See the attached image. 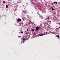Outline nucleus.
Returning <instances> with one entry per match:
<instances>
[{
  "mask_svg": "<svg viewBox=\"0 0 60 60\" xmlns=\"http://www.w3.org/2000/svg\"><path fill=\"white\" fill-rule=\"evenodd\" d=\"M40 27H39L38 26H37V27L36 28V31H37L38 32V31L39 29H40Z\"/></svg>",
  "mask_w": 60,
  "mask_h": 60,
  "instance_id": "f257e3e1",
  "label": "nucleus"
},
{
  "mask_svg": "<svg viewBox=\"0 0 60 60\" xmlns=\"http://www.w3.org/2000/svg\"><path fill=\"white\" fill-rule=\"evenodd\" d=\"M22 13L23 14V13H24V14H26V11H23L22 12Z\"/></svg>",
  "mask_w": 60,
  "mask_h": 60,
  "instance_id": "f03ea898",
  "label": "nucleus"
},
{
  "mask_svg": "<svg viewBox=\"0 0 60 60\" xmlns=\"http://www.w3.org/2000/svg\"><path fill=\"white\" fill-rule=\"evenodd\" d=\"M38 16L39 17H41V18L42 19H43V17L42 16H41L40 15V14H38Z\"/></svg>",
  "mask_w": 60,
  "mask_h": 60,
  "instance_id": "7ed1b4c3",
  "label": "nucleus"
},
{
  "mask_svg": "<svg viewBox=\"0 0 60 60\" xmlns=\"http://www.w3.org/2000/svg\"><path fill=\"white\" fill-rule=\"evenodd\" d=\"M17 21H21V20L20 19H18Z\"/></svg>",
  "mask_w": 60,
  "mask_h": 60,
  "instance_id": "20e7f679",
  "label": "nucleus"
},
{
  "mask_svg": "<svg viewBox=\"0 0 60 60\" xmlns=\"http://www.w3.org/2000/svg\"><path fill=\"white\" fill-rule=\"evenodd\" d=\"M39 36H43V34H42L41 35V34H39Z\"/></svg>",
  "mask_w": 60,
  "mask_h": 60,
  "instance_id": "39448f33",
  "label": "nucleus"
},
{
  "mask_svg": "<svg viewBox=\"0 0 60 60\" xmlns=\"http://www.w3.org/2000/svg\"><path fill=\"white\" fill-rule=\"evenodd\" d=\"M53 3H54L55 4H57V2H56L55 1H54Z\"/></svg>",
  "mask_w": 60,
  "mask_h": 60,
  "instance_id": "423d86ee",
  "label": "nucleus"
},
{
  "mask_svg": "<svg viewBox=\"0 0 60 60\" xmlns=\"http://www.w3.org/2000/svg\"><path fill=\"white\" fill-rule=\"evenodd\" d=\"M51 9L52 10H55V9H54L53 8H51Z\"/></svg>",
  "mask_w": 60,
  "mask_h": 60,
  "instance_id": "0eeeda50",
  "label": "nucleus"
},
{
  "mask_svg": "<svg viewBox=\"0 0 60 60\" xmlns=\"http://www.w3.org/2000/svg\"><path fill=\"white\" fill-rule=\"evenodd\" d=\"M5 1H3V4H4V3H5Z\"/></svg>",
  "mask_w": 60,
  "mask_h": 60,
  "instance_id": "6e6552de",
  "label": "nucleus"
},
{
  "mask_svg": "<svg viewBox=\"0 0 60 60\" xmlns=\"http://www.w3.org/2000/svg\"><path fill=\"white\" fill-rule=\"evenodd\" d=\"M6 8H8V5H6Z\"/></svg>",
  "mask_w": 60,
  "mask_h": 60,
  "instance_id": "1a4fd4ad",
  "label": "nucleus"
},
{
  "mask_svg": "<svg viewBox=\"0 0 60 60\" xmlns=\"http://www.w3.org/2000/svg\"><path fill=\"white\" fill-rule=\"evenodd\" d=\"M57 37H58V38H59V35H58Z\"/></svg>",
  "mask_w": 60,
  "mask_h": 60,
  "instance_id": "9d476101",
  "label": "nucleus"
},
{
  "mask_svg": "<svg viewBox=\"0 0 60 60\" xmlns=\"http://www.w3.org/2000/svg\"><path fill=\"white\" fill-rule=\"evenodd\" d=\"M31 31H32V32H33V31H34V30H32Z\"/></svg>",
  "mask_w": 60,
  "mask_h": 60,
  "instance_id": "9b49d317",
  "label": "nucleus"
},
{
  "mask_svg": "<svg viewBox=\"0 0 60 60\" xmlns=\"http://www.w3.org/2000/svg\"><path fill=\"white\" fill-rule=\"evenodd\" d=\"M47 19H49V17H48V18H47Z\"/></svg>",
  "mask_w": 60,
  "mask_h": 60,
  "instance_id": "f8f14e48",
  "label": "nucleus"
},
{
  "mask_svg": "<svg viewBox=\"0 0 60 60\" xmlns=\"http://www.w3.org/2000/svg\"><path fill=\"white\" fill-rule=\"evenodd\" d=\"M21 33H22V34H23V31H21Z\"/></svg>",
  "mask_w": 60,
  "mask_h": 60,
  "instance_id": "ddd939ff",
  "label": "nucleus"
},
{
  "mask_svg": "<svg viewBox=\"0 0 60 60\" xmlns=\"http://www.w3.org/2000/svg\"><path fill=\"white\" fill-rule=\"evenodd\" d=\"M23 41H25V39L24 38H23Z\"/></svg>",
  "mask_w": 60,
  "mask_h": 60,
  "instance_id": "4468645a",
  "label": "nucleus"
},
{
  "mask_svg": "<svg viewBox=\"0 0 60 60\" xmlns=\"http://www.w3.org/2000/svg\"><path fill=\"white\" fill-rule=\"evenodd\" d=\"M26 31H28V29H27V30H26Z\"/></svg>",
  "mask_w": 60,
  "mask_h": 60,
  "instance_id": "2eb2a0df",
  "label": "nucleus"
},
{
  "mask_svg": "<svg viewBox=\"0 0 60 60\" xmlns=\"http://www.w3.org/2000/svg\"><path fill=\"white\" fill-rule=\"evenodd\" d=\"M47 3H46V4H45V5H47Z\"/></svg>",
  "mask_w": 60,
  "mask_h": 60,
  "instance_id": "dca6fc26",
  "label": "nucleus"
},
{
  "mask_svg": "<svg viewBox=\"0 0 60 60\" xmlns=\"http://www.w3.org/2000/svg\"><path fill=\"white\" fill-rule=\"evenodd\" d=\"M34 34H35V35H36V34H35V33H34Z\"/></svg>",
  "mask_w": 60,
  "mask_h": 60,
  "instance_id": "f3484780",
  "label": "nucleus"
},
{
  "mask_svg": "<svg viewBox=\"0 0 60 60\" xmlns=\"http://www.w3.org/2000/svg\"><path fill=\"white\" fill-rule=\"evenodd\" d=\"M20 37V36H18V37Z\"/></svg>",
  "mask_w": 60,
  "mask_h": 60,
  "instance_id": "a211bd4d",
  "label": "nucleus"
},
{
  "mask_svg": "<svg viewBox=\"0 0 60 60\" xmlns=\"http://www.w3.org/2000/svg\"><path fill=\"white\" fill-rule=\"evenodd\" d=\"M34 26H35V24H34Z\"/></svg>",
  "mask_w": 60,
  "mask_h": 60,
  "instance_id": "6ab92c4d",
  "label": "nucleus"
},
{
  "mask_svg": "<svg viewBox=\"0 0 60 60\" xmlns=\"http://www.w3.org/2000/svg\"><path fill=\"white\" fill-rule=\"evenodd\" d=\"M59 28L60 29V27H59Z\"/></svg>",
  "mask_w": 60,
  "mask_h": 60,
  "instance_id": "aec40b11",
  "label": "nucleus"
},
{
  "mask_svg": "<svg viewBox=\"0 0 60 60\" xmlns=\"http://www.w3.org/2000/svg\"><path fill=\"white\" fill-rule=\"evenodd\" d=\"M49 22H51V21H49Z\"/></svg>",
  "mask_w": 60,
  "mask_h": 60,
  "instance_id": "412c9836",
  "label": "nucleus"
},
{
  "mask_svg": "<svg viewBox=\"0 0 60 60\" xmlns=\"http://www.w3.org/2000/svg\"><path fill=\"white\" fill-rule=\"evenodd\" d=\"M44 33H45V31L44 32Z\"/></svg>",
  "mask_w": 60,
  "mask_h": 60,
  "instance_id": "4be33fe9",
  "label": "nucleus"
},
{
  "mask_svg": "<svg viewBox=\"0 0 60 60\" xmlns=\"http://www.w3.org/2000/svg\"><path fill=\"white\" fill-rule=\"evenodd\" d=\"M23 43H24V41H23Z\"/></svg>",
  "mask_w": 60,
  "mask_h": 60,
  "instance_id": "5701e85b",
  "label": "nucleus"
},
{
  "mask_svg": "<svg viewBox=\"0 0 60 60\" xmlns=\"http://www.w3.org/2000/svg\"><path fill=\"white\" fill-rule=\"evenodd\" d=\"M26 34H27V33H26Z\"/></svg>",
  "mask_w": 60,
  "mask_h": 60,
  "instance_id": "b1692460",
  "label": "nucleus"
},
{
  "mask_svg": "<svg viewBox=\"0 0 60 60\" xmlns=\"http://www.w3.org/2000/svg\"><path fill=\"white\" fill-rule=\"evenodd\" d=\"M55 4L54 3L53 4Z\"/></svg>",
  "mask_w": 60,
  "mask_h": 60,
  "instance_id": "393cba45",
  "label": "nucleus"
},
{
  "mask_svg": "<svg viewBox=\"0 0 60 60\" xmlns=\"http://www.w3.org/2000/svg\"><path fill=\"white\" fill-rule=\"evenodd\" d=\"M1 15H0V17H1Z\"/></svg>",
  "mask_w": 60,
  "mask_h": 60,
  "instance_id": "a878e982",
  "label": "nucleus"
},
{
  "mask_svg": "<svg viewBox=\"0 0 60 60\" xmlns=\"http://www.w3.org/2000/svg\"><path fill=\"white\" fill-rule=\"evenodd\" d=\"M34 7H35V6H34Z\"/></svg>",
  "mask_w": 60,
  "mask_h": 60,
  "instance_id": "bb28decb",
  "label": "nucleus"
},
{
  "mask_svg": "<svg viewBox=\"0 0 60 60\" xmlns=\"http://www.w3.org/2000/svg\"><path fill=\"white\" fill-rule=\"evenodd\" d=\"M10 0V1H11V0Z\"/></svg>",
  "mask_w": 60,
  "mask_h": 60,
  "instance_id": "cd10ccee",
  "label": "nucleus"
},
{
  "mask_svg": "<svg viewBox=\"0 0 60 60\" xmlns=\"http://www.w3.org/2000/svg\"><path fill=\"white\" fill-rule=\"evenodd\" d=\"M53 7H54V6H53Z\"/></svg>",
  "mask_w": 60,
  "mask_h": 60,
  "instance_id": "c85d7f7f",
  "label": "nucleus"
},
{
  "mask_svg": "<svg viewBox=\"0 0 60 60\" xmlns=\"http://www.w3.org/2000/svg\"><path fill=\"white\" fill-rule=\"evenodd\" d=\"M17 2H18V1H17Z\"/></svg>",
  "mask_w": 60,
  "mask_h": 60,
  "instance_id": "c756f323",
  "label": "nucleus"
}]
</instances>
